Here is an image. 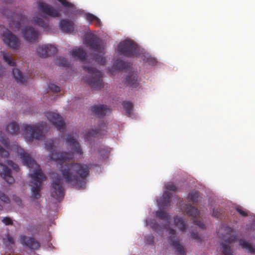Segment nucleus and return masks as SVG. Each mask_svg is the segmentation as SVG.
<instances>
[{"label": "nucleus", "mask_w": 255, "mask_h": 255, "mask_svg": "<svg viewBox=\"0 0 255 255\" xmlns=\"http://www.w3.org/2000/svg\"><path fill=\"white\" fill-rule=\"evenodd\" d=\"M60 172L65 181L78 189L86 186L89 176V166L82 163H66L61 166Z\"/></svg>", "instance_id": "1"}, {"label": "nucleus", "mask_w": 255, "mask_h": 255, "mask_svg": "<svg viewBox=\"0 0 255 255\" xmlns=\"http://www.w3.org/2000/svg\"><path fill=\"white\" fill-rule=\"evenodd\" d=\"M17 152L18 156L22 159L23 164L30 169H33L32 173L30 174L31 178L32 195L33 199H37L41 196L40 190L42 182L46 180L45 175L42 172L39 165L31 158L23 149L17 146Z\"/></svg>", "instance_id": "2"}, {"label": "nucleus", "mask_w": 255, "mask_h": 255, "mask_svg": "<svg viewBox=\"0 0 255 255\" xmlns=\"http://www.w3.org/2000/svg\"><path fill=\"white\" fill-rule=\"evenodd\" d=\"M67 145L69 146L73 152H58L55 149L53 140H47L45 143V148L49 152V157L51 159L58 161L59 163H63L69 161L74 157V153L81 155L83 154L82 149L80 143L71 135H68L66 139Z\"/></svg>", "instance_id": "3"}, {"label": "nucleus", "mask_w": 255, "mask_h": 255, "mask_svg": "<svg viewBox=\"0 0 255 255\" xmlns=\"http://www.w3.org/2000/svg\"><path fill=\"white\" fill-rule=\"evenodd\" d=\"M85 42L90 49L102 54H95L93 57V60L101 65H104L106 63V59L103 56L105 54L103 40L96 35L88 34L85 37Z\"/></svg>", "instance_id": "4"}, {"label": "nucleus", "mask_w": 255, "mask_h": 255, "mask_svg": "<svg viewBox=\"0 0 255 255\" xmlns=\"http://www.w3.org/2000/svg\"><path fill=\"white\" fill-rule=\"evenodd\" d=\"M84 71L91 75V77L85 78V82L87 83L92 89L94 90H100L104 88V85L102 79V73L97 69L92 67L84 65Z\"/></svg>", "instance_id": "5"}, {"label": "nucleus", "mask_w": 255, "mask_h": 255, "mask_svg": "<svg viewBox=\"0 0 255 255\" xmlns=\"http://www.w3.org/2000/svg\"><path fill=\"white\" fill-rule=\"evenodd\" d=\"M117 49L119 53L125 56L132 57L138 55L137 45L131 40L125 39L121 41Z\"/></svg>", "instance_id": "6"}, {"label": "nucleus", "mask_w": 255, "mask_h": 255, "mask_svg": "<svg viewBox=\"0 0 255 255\" xmlns=\"http://www.w3.org/2000/svg\"><path fill=\"white\" fill-rule=\"evenodd\" d=\"M23 128L24 137L28 141H32L34 138L39 139L44 137L43 126L42 125H23Z\"/></svg>", "instance_id": "7"}, {"label": "nucleus", "mask_w": 255, "mask_h": 255, "mask_svg": "<svg viewBox=\"0 0 255 255\" xmlns=\"http://www.w3.org/2000/svg\"><path fill=\"white\" fill-rule=\"evenodd\" d=\"M0 34L4 43L13 49H18L20 47L19 39L8 29L0 26Z\"/></svg>", "instance_id": "8"}, {"label": "nucleus", "mask_w": 255, "mask_h": 255, "mask_svg": "<svg viewBox=\"0 0 255 255\" xmlns=\"http://www.w3.org/2000/svg\"><path fill=\"white\" fill-rule=\"evenodd\" d=\"M63 184V179L60 176L53 178L50 189L51 196L58 201H60L64 196Z\"/></svg>", "instance_id": "9"}, {"label": "nucleus", "mask_w": 255, "mask_h": 255, "mask_svg": "<svg viewBox=\"0 0 255 255\" xmlns=\"http://www.w3.org/2000/svg\"><path fill=\"white\" fill-rule=\"evenodd\" d=\"M37 8L43 13L52 17H59L61 15L60 7H54L43 1L38 2Z\"/></svg>", "instance_id": "10"}, {"label": "nucleus", "mask_w": 255, "mask_h": 255, "mask_svg": "<svg viewBox=\"0 0 255 255\" xmlns=\"http://www.w3.org/2000/svg\"><path fill=\"white\" fill-rule=\"evenodd\" d=\"M181 209L183 212H185L188 216L193 217V223L198 226L200 228L204 229L205 226L200 220H198L196 218L199 216L200 212L197 208L192 206L191 205L185 204L181 206Z\"/></svg>", "instance_id": "11"}, {"label": "nucleus", "mask_w": 255, "mask_h": 255, "mask_svg": "<svg viewBox=\"0 0 255 255\" xmlns=\"http://www.w3.org/2000/svg\"><path fill=\"white\" fill-rule=\"evenodd\" d=\"M45 115L58 130L62 133L65 131V124L62 117L60 115L52 112H47L45 113Z\"/></svg>", "instance_id": "12"}, {"label": "nucleus", "mask_w": 255, "mask_h": 255, "mask_svg": "<svg viewBox=\"0 0 255 255\" xmlns=\"http://www.w3.org/2000/svg\"><path fill=\"white\" fill-rule=\"evenodd\" d=\"M165 186L167 191H164L162 196L157 201L158 205L163 207L168 205L170 203L172 195L169 191H175L177 189L172 182L167 183Z\"/></svg>", "instance_id": "13"}, {"label": "nucleus", "mask_w": 255, "mask_h": 255, "mask_svg": "<svg viewBox=\"0 0 255 255\" xmlns=\"http://www.w3.org/2000/svg\"><path fill=\"white\" fill-rule=\"evenodd\" d=\"M36 52L37 55L41 58H46L51 56L57 52V48L50 44L39 45L36 48Z\"/></svg>", "instance_id": "14"}, {"label": "nucleus", "mask_w": 255, "mask_h": 255, "mask_svg": "<svg viewBox=\"0 0 255 255\" xmlns=\"http://www.w3.org/2000/svg\"><path fill=\"white\" fill-rule=\"evenodd\" d=\"M169 237L168 240L172 246L175 249L176 252L179 255L185 254L183 247L180 244L178 238L176 237V231L171 228L168 230Z\"/></svg>", "instance_id": "15"}, {"label": "nucleus", "mask_w": 255, "mask_h": 255, "mask_svg": "<svg viewBox=\"0 0 255 255\" xmlns=\"http://www.w3.org/2000/svg\"><path fill=\"white\" fill-rule=\"evenodd\" d=\"M57 0L64 7L63 12L65 15L68 16L69 17H72L77 15L78 10L74 4L67 1V0Z\"/></svg>", "instance_id": "16"}, {"label": "nucleus", "mask_w": 255, "mask_h": 255, "mask_svg": "<svg viewBox=\"0 0 255 255\" xmlns=\"http://www.w3.org/2000/svg\"><path fill=\"white\" fill-rule=\"evenodd\" d=\"M24 39L29 42H34L38 38L39 33L34 28L26 26L22 29Z\"/></svg>", "instance_id": "17"}, {"label": "nucleus", "mask_w": 255, "mask_h": 255, "mask_svg": "<svg viewBox=\"0 0 255 255\" xmlns=\"http://www.w3.org/2000/svg\"><path fill=\"white\" fill-rule=\"evenodd\" d=\"M21 243L31 250H36L40 248V244L38 241L33 237L25 236H20Z\"/></svg>", "instance_id": "18"}, {"label": "nucleus", "mask_w": 255, "mask_h": 255, "mask_svg": "<svg viewBox=\"0 0 255 255\" xmlns=\"http://www.w3.org/2000/svg\"><path fill=\"white\" fill-rule=\"evenodd\" d=\"M0 175L9 184L13 183L14 181L11 175V170L5 165L1 163H0Z\"/></svg>", "instance_id": "19"}, {"label": "nucleus", "mask_w": 255, "mask_h": 255, "mask_svg": "<svg viewBox=\"0 0 255 255\" xmlns=\"http://www.w3.org/2000/svg\"><path fill=\"white\" fill-rule=\"evenodd\" d=\"M59 26L62 31L70 33L74 30V23L68 19H61L59 22Z\"/></svg>", "instance_id": "20"}, {"label": "nucleus", "mask_w": 255, "mask_h": 255, "mask_svg": "<svg viewBox=\"0 0 255 255\" xmlns=\"http://www.w3.org/2000/svg\"><path fill=\"white\" fill-rule=\"evenodd\" d=\"M91 111L99 117L103 118L111 113V109L107 105H94L91 107Z\"/></svg>", "instance_id": "21"}, {"label": "nucleus", "mask_w": 255, "mask_h": 255, "mask_svg": "<svg viewBox=\"0 0 255 255\" xmlns=\"http://www.w3.org/2000/svg\"><path fill=\"white\" fill-rule=\"evenodd\" d=\"M32 23L37 25L44 31H48L50 29L48 21L43 20L42 18L34 17L32 20Z\"/></svg>", "instance_id": "22"}, {"label": "nucleus", "mask_w": 255, "mask_h": 255, "mask_svg": "<svg viewBox=\"0 0 255 255\" xmlns=\"http://www.w3.org/2000/svg\"><path fill=\"white\" fill-rule=\"evenodd\" d=\"M71 55L75 59L83 61L86 57V53L82 48H78L73 49Z\"/></svg>", "instance_id": "23"}, {"label": "nucleus", "mask_w": 255, "mask_h": 255, "mask_svg": "<svg viewBox=\"0 0 255 255\" xmlns=\"http://www.w3.org/2000/svg\"><path fill=\"white\" fill-rule=\"evenodd\" d=\"M126 83L128 86L130 87H136L138 85L137 74L132 73L128 75L126 79Z\"/></svg>", "instance_id": "24"}, {"label": "nucleus", "mask_w": 255, "mask_h": 255, "mask_svg": "<svg viewBox=\"0 0 255 255\" xmlns=\"http://www.w3.org/2000/svg\"><path fill=\"white\" fill-rule=\"evenodd\" d=\"M6 131L10 134H17L20 131L18 124L15 122L10 123L6 127Z\"/></svg>", "instance_id": "25"}, {"label": "nucleus", "mask_w": 255, "mask_h": 255, "mask_svg": "<svg viewBox=\"0 0 255 255\" xmlns=\"http://www.w3.org/2000/svg\"><path fill=\"white\" fill-rule=\"evenodd\" d=\"M12 75L14 78L17 83L23 84L27 82L26 78L24 77L22 72H21L18 69L13 68L12 70Z\"/></svg>", "instance_id": "26"}, {"label": "nucleus", "mask_w": 255, "mask_h": 255, "mask_svg": "<svg viewBox=\"0 0 255 255\" xmlns=\"http://www.w3.org/2000/svg\"><path fill=\"white\" fill-rule=\"evenodd\" d=\"M3 60L9 66L14 67L15 65V62L12 58V54L6 51H1Z\"/></svg>", "instance_id": "27"}, {"label": "nucleus", "mask_w": 255, "mask_h": 255, "mask_svg": "<svg viewBox=\"0 0 255 255\" xmlns=\"http://www.w3.org/2000/svg\"><path fill=\"white\" fill-rule=\"evenodd\" d=\"M147 223L154 231H160L162 229L166 228L165 225L162 226L157 223L154 220L149 219L147 221Z\"/></svg>", "instance_id": "28"}, {"label": "nucleus", "mask_w": 255, "mask_h": 255, "mask_svg": "<svg viewBox=\"0 0 255 255\" xmlns=\"http://www.w3.org/2000/svg\"><path fill=\"white\" fill-rule=\"evenodd\" d=\"M239 244L243 248L247 250L251 254H254L255 253V248L248 242L241 240L239 241Z\"/></svg>", "instance_id": "29"}, {"label": "nucleus", "mask_w": 255, "mask_h": 255, "mask_svg": "<svg viewBox=\"0 0 255 255\" xmlns=\"http://www.w3.org/2000/svg\"><path fill=\"white\" fill-rule=\"evenodd\" d=\"M174 223L175 226L178 227L181 231L183 232L185 231L187 227V224L182 218L178 217V216L175 217L174 218Z\"/></svg>", "instance_id": "30"}, {"label": "nucleus", "mask_w": 255, "mask_h": 255, "mask_svg": "<svg viewBox=\"0 0 255 255\" xmlns=\"http://www.w3.org/2000/svg\"><path fill=\"white\" fill-rule=\"evenodd\" d=\"M156 217L161 220L166 221L168 223L170 222V217L168 213L163 211H157L155 213Z\"/></svg>", "instance_id": "31"}, {"label": "nucleus", "mask_w": 255, "mask_h": 255, "mask_svg": "<svg viewBox=\"0 0 255 255\" xmlns=\"http://www.w3.org/2000/svg\"><path fill=\"white\" fill-rule=\"evenodd\" d=\"M122 105L126 110V114H127L128 117H130L131 115L132 109H133V104L131 102L129 101H124L122 103Z\"/></svg>", "instance_id": "32"}, {"label": "nucleus", "mask_w": 255, "mask_h": 255, "mask_svg": "<svg viewBox=\"0 0 255 255\" xmlns=\"http://www.w3.org/2000/svg\"><path fill=\"white\" fill-rule=\"evenodd\" d=\"M199 194V192L195 190H192L188 194V198L189 201L192 202L193 204L197 202Z\"/></svg>", "instance_id": "33"}, {"label": "nucleus", "mask_w": 255, "mask_h": 255, "mask_svg": "<svg viewBox=\"0 0 255 255\" xmlns=\"http://www.w3.org/2000/svg\"><path fill=\"white\" fill-rule=\"evenodd\" d=\"M143 60L149 65H154L156 64V59L148 54L144 55L142 57Z\"/></svg>", "instance_id": "34"}, {"label": "nucleus", "mask_w": 255, "mask_h": 255, "mask_svg": "<svg viewBox=\"0 0 255 255\" xmlns=\"http://www.w3.org/2000/svg\"><path fill=\"white\" fill-rule=\"evenodd\" d=\"M56 63L57 65L63 67H69V62L64 57H59L57 58Z\"/></svg>", "instance_id": "35"}, {"label": "nucleus", "mask_w": 255, "mask_h": 255, "mask_svg": "<svg viewBox=\"0 0 255 255\" xmlns=\"http://www.w3.org/2000/svg\"><path fill=\"white\" fill-rule=\"evenodd\" d=\"M116 68L119 70H123L127 67V63L121 60H117L115 65Z\"/></svg>", "instance_id": "36"}, {"label": "nucleus", "mask_w": 255, "mask_h": 255, "mask_svg": "<svg viewBox=\"0 0 255 255\" xmlns=\"http://www.w3.org/2000/svg\"><path fill=\"white\" fill-rule=\"evenodd\" d=\"M222 246V254L224 255H232V250L231 247L226 244H223Z\"/></svg>", "instance_id": "37"}, {"label": "nucleus", "mask_w": 255, "mask_h": 255, "mask_svg": "<svg viewBox=\"0 0 255 255\" xmlns=\"http://www.w3.org/2000/svg\"><path fill=\"white\" fill-rule=\"evenodd\" d=\"M98 134H101L100 130H91L88 131L85 135L86 138L89 140L91 136H97Z\"/></svg>", "instance_id": "38"}, {"label": "nucleus", "mask_w": 255, "mask_h": 255, "mask_svg": "<svg viewBox=\"0 0 255 255\" xmlns=\"http://www.w3.org/2000/svg\"><path fill=\"white\" fill-rule=\"evenodd\" d=\"M99 154L104 158L108 156L109 151L105 146H101L99 148Z\"/></svg>", "instance_id": "39"}, {"label": "nucleus", "mask_w": 255, "mask_h": 255, "mask_svg": "<svg viewBox=\"0 0 255 255\" xmlns=\"http://www.w3.org/2000/svg\"><path fill=\"white\" fill-rule=\"evenodd\" d=\"M2 133L0 131V141L6 148H8L9 146V140L7 138H4L2 136Z\"/></svg>", "instance_id": "40"}, {"label": "nucleus", "mask_w": 255, "mask_h": 255, "mask_svg": "<svg viewBox=\"0 0 255 255\" xmlns=\"http://www.w3.org/2000/svg\"><path fill=\"white\" fill-rule=\"evenodd\" d=\"M0 200L6 204L10 203L9 198L1 191H0Z\"/></svg>", "instance_id": "41"}, {"label": "nucleus", "mask_w": 255, "mask_h": 255, "mask_svg": "<svg viewBox=\"0 0 255 255\" xmlns=\"http://www.w3.org/2000/svg\"><path fill=\"white\" fill-rule=\"evenodd\" d=\"M1 14L7 18H11L13 17V13L8 9H1L0 10Z\"/></svg>", "instance_id": "42"}, {"label": "nucleus", "mask_w": 255, "mask_h": 255, "mask_svg": "<svg viewBox=\"0 0 255 255\" xmlns=\"http://www.w3.org/2000/svg\"><path fill=\"white\" fill-rule=\"evenodd\" d=\"M221 211V210L219 208H214L213 211L212 216L217 218H219L222 214Z\"/></svg>", "instance_id": "43"}, {"label": "nucleus", "mask_w": 255, "mask_h": 255, "mask_svg": "<svg viewBox=\"0 0 255 255\" xmlns=\"http://www.w3.org/2000/svg\"><path fill=\"white\" fill-rule=\"evenodd\" d=\"M236 210L241 216L244 217H246L248 216L247 212L244 210L242 207H237L236 208Z\"/></svg>", "instance_id": "44"}, {"label": "nucleus", "mask_w": 255, "mask_h": 255, "mask_svg": "<svg viewBox=\"0 0 255 255\" xmlns=\"http://www.w3.org/2000/svg\"><path fill=\"white\" fill-rule=\"evenodd\" d=\"M49 87L53 92L58 93L60 91V87L54 84H50L49 86Z\"/></svg>", "instance_id": "45"}, {"label": "nucleus", "mask_w": 255, "mask_h": 255, "mask_svg": "<svg viewBox=\"0 0 255 255\" xmlns=\"http://www.w3.org/2000/svg\"><path fill=\"white\" fill-rule=\"evenodd\" d=\"M2 222L5 225H12L13 224V221L10 217H5L3 218Z\"/></svg>", "instance_id": "46"}, {"label": "nucleus", "mask_w": 255, "mask_h": 255, "mask_svg": "<svg viewBox=\"0 0 255 255\" xmlns=\"http://www.w3.org/2000/svg\"><path fill=\"white\" fill-rule=\"evenodd\" d=\"M86 19L90 22H93L95 19H97V16L92 13H87L86 15Z\"/></svg>", "instance_id": "47"}, {"label": "nucleus", "mask_w": 255, "mask_h": 255, "mask_svg": "<svg viewBox=\"0 0 255 255\" xmlns=\"http://www.w3.org/2000/svg\"><path fill=\"white\" fill-rule=\"evenodd\" d=\"M9 155V153L8 151L5 149H4L0 145V156L2 157H6Z\"/></svg>", "instance_id": "48"}, {"label": "nucleus", "mask_w": 255, "mask_h": 255, "mask_svg": "<svg viewBox=\"0 0 255 255\" xmlns=\"http://www.w3.org/2000/svg\"><path fill=\"white\" fill-rule=\"evenodd\" d=\"M7 163L8 165L10 166L15 171H18L19 170L18 165L14 163L12 161L7 160Z\"/></svg>", "instance_id": "49"}, {"label": "nucleus", "mask_w": 255, "mask_h": 255, "mask_svg": "<svg viewBox=\"0 0 255 255\" xmlns=\"http://www.w3.org/2000/svg\"><path fill=\"white\" fill-rule=\"evenodd\" d=\"M146 242L147 244H153L154 243V237L152 235H150L146 237Z\"/></svg>", "instance_id": "50"}, {"label": "nucleus", "mask_w": 255, "mask_h": 255, "mask_svg": "<svg viewBox=\"0 0 255 255\" xmlns=\"http://www.w3.org/2000/svg\"><path fill=\"white\" fill-rule=\"evenodd\" d=\"M6 242H8L9 244H14L13 238L9 234L6 235V238L4 239Z\"/></svg>", "instance_id": "51"}, {"label": "nucleus", "mask_w": 255, "mask_h": 255, "mask_svg": "<svg viewBox=\"0 0 255 255\" xmlns=\"http://www.w3.org/2000/svg\"><path fill=\"white\" fill-rule=\"evenodd\" d=\"M191 236L192 238H193L194 240H198L200 242H201V239L200 237L199 236L198 234L197 233H195L194 232H192L191 233Z\"/></svg>", "instance_id": "52"}, {"label": "nucleus", "mask_w": 255, "mask_h": 255, "mask_svg": "<svg viewBox=\"0 0 255 255\" xmlns=\"http://www.w3.org/2000/svg\"><path fill=\"white\" fill-rule=\"evenodd\" d=\"M13 200L14 201V202L17 204L18 205V206H20L22 204V201H21V200L20 199V198L19 197H18V196H15L14 195L13 196Z\"/></svg>", "instance_id": "53"}, {"label": "nucleus", "mask_w": 255, "mask_h": 255, "mask_svg": "<svg viewBox=\"0 0 255 255\" xmlns=\"http://www.w3.org/2000/svg\"><path fill=\"white\" fill-rule=\"evenodd\" d=\"M97 19H95L93 22L96 26H100L101 24L100 19L98 17H97Z\"/></svg>", "instance_id": "54"}, {"label": "nucleus", "mask_w": 255, "mask_h": 255, "mask_svg": "<svg viewBox=\"0 0 255 255\" xmlns=\"http://www.w3.org/2000/svg\"><path fill=\"white\" fill-rule=\"evenodd\" d=\"M236 239L235 236H232L227 241H226V242L228 243H230L231 242L234 241Z\"/></svg>", "instance_id": "55"}, {"label": "nucleus", "mask_w": 255, "mask_h": 255, "mask_svg": "<svg viewBox=\"0 0 255 255\" xmlns=\"http://www.w3.org/2000/svg\"><path fill=\"white\" fill-rule=\"evenodd\" d=\"M3 209V206L0 205V210H2Z\"/></svg>", "instance_id": "56"}, {"label": "nucleus", "mask_w": 255, "mask_h": 255, "mask_svg": "<svg viewBox=\"0 0 255 255\" xmlns=\"http://www.w3.org/2000/svg\"><path fill=\"white\" fill-rule=\"evenodd\" d=\"M0 76H2V74L0 73Z\"/></svg>", "instance_id": "57"}, {"label": "nucleus", "mask_w": 255, "mask_h": 255, "mask_svg": "<svg viewBox=\"0 0 255 255\" xmlns=\"http://www.w3.org/2000/svg\"><path fill=\"white\" fill-rule=\"evenodd\" d=\"M19 26H20V24L18 23V27H19Z\"/></svg>", "instance_id": "58"}]
</instances>
